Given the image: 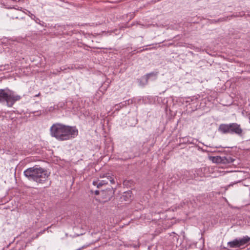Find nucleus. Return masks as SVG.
<instances>
[{
	"instance_id": "1",
	"label": "nucleus",
	"mask_w": 250,
	"mask_h": 250,
	"mask_svg": "<svg viewBox=\"0 0 250 250\" xmlns=\"http://www.w3.org/2000/svg\"><path fill=\"white\" fill-rule=\"evenodd\" d=\"M50 135L60 141L75 138L78 135L76 126H69L61 123L54 124L50 128Z\"/></svg>"
},
{
	"instance_id": "2",
	"label": "nucleus",
	"mask_w": 250,
	"mask_h": 250,
	"mask_svg": "<svg viewBox=\"0 0 250 250\" xmlns=\"http://www.w3.org/2000/svg\"><path fill=\"white\" fill-rule=\"evenodd\" d=\"M21 96L8 88L0 89V104H6L8 107H12L16 102L19 101Z\"/></svg>"
},
{
	"instance_id": "3",
	"label": "nucleus",
	"mask_w": 250,
	"mask_h": 250,
	"mask_svg": "<svg viewBox=\"0 0 250 250\" xmlns=\"http://www.w3.org/2000/svg\"><path fill=\"white\" fill-rule=\"evenodd\" d=\"M218 131L222 134H229L242 136L243 135V129L240 125L232 123L229 124H221L219 125Z\"/></svg>"
},
{
	"instance_id": "4",
	"label": "nucleus",
	"mask_w": 250,
	"mask_h": 250,
	"mask_svg": "<svg viewBox=\"0 0 250 250\" xmlns=\"http://www.w3.org/2000/svg\"><path fill=\"white\" fill-rule=\"evenodd\" d=\"M250 241V237L248 236L242 238H236L231 241L228 242V246L230 248H238L244 247Z\"/></svg>"
},
{
	"instance_id": "5",
	"label": "nucleus",
	"mask_w": 250,
	"mask_h": 250,
	"mask_svg": "<svg viewBox=\"0 0 250 250\" xmlns=\"http://www.w3.org/2000/svg\"><path fill=\"white\" fill-rule=\"evenodd\" d=\"M40 167L38 165H35L33 167H29L23 172L24 175L30 181H36L37 179V176L39 174V171Z\"/></svg>"
},
{
	"instance_id": "6",
	"label": "nucleus",
	"mask_w": 250,
	"mask_h": 250,
	"mask_svg": "<svg viewBox=\"0 0 250 250\" xmlns=\"http://www.w3.org/2000/svg\"><path fill=\"white\" fill-rule=\"evenodd\" d=\"M39 174L37 176V178L36 180V182L40 184H42L45 183L48 179L50 172H48L47 170L40 167L39 169Z\"/></svg>"
},
{
	"instance_id": "7",
	"label": "nucleus",
	"mask_w": 250,
	"mask_h": 250,
	"mask_svg": "<svg viewBox=\"0 0 250 250\" xmlns=\"http://www.w3.org/2000/svg\"><path fill=\"white\" fill-rule=\"evenodd\" d=\"M101 194L106 200H109L114 194V190L113 188H107L105 190H101Z\"/></svg>"
},
{
	"instance_id": "8",
	"label": "nucleus",
	"mask_w": 250,
	"mask_h": 250,
	"mask_svg": "<svg viewBox=\"0 0 250 250\" xmlns=\"http://www.w3.org/2000/svg\"><path fill=\"white\" fill-rule=\"evenodd\" d=\"M158 73V71H153L143 76V79H145V83H147L148 80L154 81L156 80Z\"/></svg>"
},
{
	"instance_id": "9",
	"label": "nucleus",
	"mask_w": 250,
	"mask_h": 250,
	"mask_svg": "<svg viewBox=\"0 0 250 250\" xmlns=\"http://www.w3.org/2000/svg\"><path fill=\"white\" fill-rule=\"evenodd\" d=\"M216 162L217 163H222L223 164H231L233 163L235 160L234 159L232 158L229 156L223 157L218 156L216 157Z\"/></svg>"
},
{
	"instance_id": "10",
	"label": "nucleus",
	"mask_w": 250,
	"mask_h": 250,
	"mask_svg": "<svg viewBox=\"0 0 250 250\" xmlns=\"http://www.w3.org/2000/svg\"><path fill=\"white\" fill-rule=\"evenodd\" d=\"M178 239L179 236L173 233L172 235H170L167 238V241H169V242H168V244L172 248L175 246L177 247Z\"/></svg>"
},
{
	"instance_id": "11",
	"label": "nucleus",
	"mask_w": 250,
	"mask_h": 250,
	"mask_svg": "<svg viewBox=\"0 0 250 250\" xmlns=\"http://www.w3.org/2000/svg\"><path fill=\"white\" fill-rule=\"evenodd\" d=\"M133 103L132 99H128L127 100L121 102L119 104L115 105V111H118L122 108L128 105L131 104Z\"/></svg>"
},
{
	"instance_id": "12",
	"label": "nucleus",
	"mask_w": 250,
	"mask_h": 250,
	"mask_svg": "<svg viewBox=\"0 0 250 250\" xmlns=\"http://www.w3.org/2000/svg\"><path fill=\"white\" fill-rule=\"evenodd\" d=\"M122 201L126 202H131L133 199L132 192L131 190H128L124 192L121 197Z\"/></svg>"
},
{
	"instance_id": "13",
	"label": "nucleus",
	"mask_w": 250,
	"mask_h": 250,
	"mask_svg": "<svg viewBox=\"0 0 250 250\" xmlns=\"http://www.w3.org/2000/svg\"><path fill=\"white\" fill-rule=\"evenodd\" d=\"M245 15V13L244 12H241L239 13V14H237V13L233 14L229 16L220 18L218 19V21H219V22L225 21H227L228 19L230 20L231 18H232L243 17V16H244Z\"/></svg>"
},
{
	"instance_id": "14",
	"label": "nucleus",
	"mask_w": 250,
	"mask_h": 250,
	"mask_svg": "<svg viewBox=\"0 0 250 250\" xmlns=\"http://www.w3.org/2000/svg\"><path fill=\"white\" fill-rule=\"evenodd\" d=\"M195 174L193 173V171L185 170L184 171V174L182 178L183 180L187 181L190 179L195 178Z\"/></svg>"
},
{
	"instance_id": "15",
	"label": "nucleus",
	"mask_w": 250,
	"mask_h": 250,
	"mask_svg": "<svg viewBox=\"0 0 250 250\" xmlns=\"http://www.w3.org/2000/svg\"><path fill=\"white\" fill-rule=\"evenodd\" d=\"M180 141L182 144H194L193 141L194 139L190 137H182V138H180Z\"/></svg>"
},
{
	"instance_id": "16",
	"label": "nucleus",
	"mask_w": 250,
	"mask_h": 250,
	"mask_svg": "<svg viewBox=\"0 0 250 250\" xmlns=\"http://www.w3.org/2000/svg\"><path fill=\"white\" fill-rule=\"evenodd\" d=\"M108 182L107 181L105 180H101L100 181H94L93 182V185L94 186H97L98 188H100L102 186L104 185L107 184Z\"/></svg>"
},
{
	"instance_id": "17",
	"label": "nucleus",
	"mask_w": 250,
	"mask_h": 250,
	"mask_svg": "<svg viewBox=\"0 0 250 250\" xmlns=\"http://www.w3.org/2000/svg\"><path fill=\"white\" fill-rule=\"evenodd\" d=\"M191 103H189L188 105L190 106V108H191V110L194 111L197 109V106L198 105V101L197 99H195L194 100H191Z\"/></svg>"
},
{
	"instance_id": "18",
	"label": "nucleus",
	"mask_w": 250,
	"mask_h": 250,
	"mask_svg": "<svg viewBox=\"0 0 250 250\" xmlns=\"http://www.w3.org/2000/svg\"><path fill=\"white\" fill-rule=\"evenodd\" d=\"M205 18L202 17H196L192 18L190 20H189L190 22L193 23H199L200 21H201L202 20H205Z\"/></svg>"
},
{
	"instance_id": "19",
	"label": "nucleus",
	"mask_w": 250,
	"mask_h": 250,
	"mask_svg": "<svg viewBox=\"0 0 250 250\" xmlns=\"http://www.w3.org/2000/svg\"><path fill=\"white\" fill-rule=\"evenodd\" d=\"M31 18L33 19L36 21V23L43 26L42 23H44V22L42 21L38 18L36 17L35 15H32Z\"/></svg>"
},
{
	"instance_id": "20",
	"label": "nucleus",
	"mask_w": 250,
	"mask_h": 250,
	"mask_svg": "<svg viewBox=\"0 0 250 250\" xmlns=\"http://www.w3.org/2000/svg\"><path fill=\"white\" fill-rule=\"evenodd\" d=\"M138 82L139 83V84L141 86H145V85L147 84V83H145V79H143V76H142L139 80Z\"/></svg>"
},
{
	"instance_id": "21",
	"label": "nucleus",
	"mask_w": 250,
	"mask_h": 250,
	"mask_svg": "<svg viewBox=\"0 0 250 250\" xmlns=\"http://www.w3.org/2000/svg\"><path fill=\"white\" fill-rule=\"evenodd\" d=\"M9 66L8 64H5L4 65H0V71H4L5 70H7L8 68L7 67Z\"/></svg>"
},
{
	"instance_id": "22",
	"label": "nucleus",
	"mask_w": 250,
	"mask_h": 250,
	"mask_svg": "<svg viewBox=\"0 0 250 250\" xmlns=\"http://www.w3.org/2000/svg\"><path fill=\"white\" fill-rule=\"evenodd\" d=\"M107 179L110 181V182L111 184L115 183V180L113 178L109 176H108Z\"/></svg>"
},
{
	"instance_id": "23",
	"label": "nucleus",
	"mask_w": 250,
	"mask_h": 250,
	"mask_svg": "<svg viewBox=\"0 0 250 250\" xmlns=\"http://www.w3.org/2000/svg\"><path fill=\"white\" fill-rule=\"evenodd\" d=\"M209 21L210 23H216L219 22V21H218V20H209Z\"/></svg>"
},
{
	"instance_id": "24",
	"label": "nucleus",
	"mask_w": 250,
	"mask_h": 250,
	"mask_svg": "<svg viewBox=\"0 0 250 250\" xmlns=\"http://www.w3.org/2000/svg\"><path fill=\"white\" fill-rule=\"evenodd\" d=\"M65 69H66V68H62V67H60V68H59V69H58L57 70V71L58 72H61V71H63V70H65Z\"/></svg>"
},
{
	"instance_id": "25",
	"label": "nucleus",
	"mask_w": 250,
	"mask_h": 250,
	"mask_svg": "<svg viewBox=\"0 0 250 250\" xmlns=\"http://www.w3.org/2000/svg\"><path fill=\"white\" fill-rule=\"evenodd\" d=\"M101 193V191H100L99 190H96L94 191V193L95 195H99L100 194V193Z\"/></svg>"
},
{
	"instance_id": "26",
	"label": "nucleus",
	"mask_w": 250,
	"mask_h": 250,
	"mask_svg": "<svg viewBox=\"0 0 250 250\" xmlns=\"http://www.w3.org/2000/svg\"><path fill=\"white\" fill-rule=\"evenodd\" d=\"M45 230H46V229H43V230L41 231L40 232H39V234H43L45 232Z\"/></svg>"
},
{
	"instance_id": "27",
	"label": "nucleus",
	"mask_w": 250,
	"mask_h": 250,
	"mask_svg": "<svg viewBox=\"0 0 250 250\" xmlns=\"http://www.w3.org/2000/svg\"><path fill=\"white\" fill-rule=\"evenodd\" d=\"M40 95V93H38V94L34 96L35 97H38Z\"/></svg>"
},
{
	"instance_id": "28",
	"label": "nucleus",
	"mask_w": 250,
	"mask_h": 250,
	"mask_svg": "<svg viewBox=\"0 0 250 250\" xmlns=\"http://www.w3.org/2000/svg\"><path fill=\"white\" fill-rule=\"evenodd\" d=\"M41 234H39V232L37 234L36 238L38 237Z\"/></svg>"
},
{
	"instance_id": "29",
	"label": "nucleus",
	"mask_w": 250,
	"mask_h": 250,
	"mask_svg": "<svg viewBox=\"0 0 250 250\" xmlns=\"http://www.w3.org/2000/svg\"><path fill=\"white\" fill-rule=\"evenodd\" d=\"M147 50V48L144 49L143 50Z\"/></svg>"
},
{
	"instance_id": "30",
	"label": "nucleus",
	"mask_w": 250,
	"mask_h": 250,
	"mask_svg": "<svg viewBox=\"0 0 250 250\" xmlns=\"http://www.w3.org/2000/svg\"><path fill=\"white\" fill-rule=\"evenodd\" d=\"M50 227H47V228L46 229H48Z\"/></svg>"
}]
</instances>
